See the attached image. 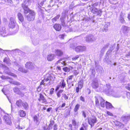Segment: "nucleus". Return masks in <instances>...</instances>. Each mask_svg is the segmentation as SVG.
I'll return each mask as SVG.
<instances>
[{
	"label": "nucleus",
	"mask_w": 130,
	"mask_h": 130,
	"mask_svg": "<svg viewBox=\"0 0 130 130\" xmlns=\"http://www.w3.org/2000/svg\"><path fill=\"white\" fill-rule=\"evenodd\" d=\"M55 78L54 76L51 75L49 74H47L44 79L41 82L40 85H50L53 83Z\"/></svg>",
	"instance_id": "1"
},
{
	"label": "nucleus",
	"mask_w": 130,
	"mask_h": 130,
	"mask_svg": "<svg viewBox=\"0 0 130 130\" xmlns=\"http://www.w3.org/2000/svg\"><path fill=\"white\" fill-rule=\"evenodd\" d=\"M35 13L33 11L30 10L29 14L26 16V18L28 21L33 20L35 18Z\"/></svg>",
	"instance_id": "2"
},
{
	"label": "nucleus",
	"mask_w": 130,
	"mask_h": 130,
	"mask_svg": "<svg viewBox=\"0 0 130 130\" xmlns=\"http://www.w3.org/2000/svg\"><path fill=\"white\" fill-rule=\"evenodd\" d=\"M3 120L5 123L7 125H11L12 124L11 117L8 115L4 116Z\"/></svg>",
	"instance_id": "3"
},
{
	"label": "nucleus",
	"mask_w": 130,
	"mask_h": 130,
	"mask_svg": "<svg viewBox=\"0 0 130 130\" xmlns=\"http://www.w3.org/2000/svg\"><path fill=\"white\" fill-rule=\"evenodd\" d=\"M30 0H25L24 3L22 4V6L24 9V13L25 14L27 13L28 12L29 13V11H30L29 8L27 7V6L26 5V2H29Z\"/></svg>",
	"instance_id": "4"
},
{
	"label": "nucleus",
	"mask_w": 130,
	"mask_h": 130,
	"mask_svg": "<svg viewBox=\"0 0 130 130\" xmlns=\"http://www.w3.org/2000/svg\"><path fill=\"white\" fill-rule=\"evenodd\" d=\"M88 120L89 123L91 125V127L93 126L94 123H96L97 121L96 118L95 117L88 118Z\"/></svg>",
	"instance_id": "5"
},
{
	"label": "nucleus",
	"mask_w": 130,
	"mask_h": 130,
	"mask_svg": "<svg viewBox=\"0 0 130 130\" xmlns=\"http://www.w3.org/2000/svg\"><path fill=\"white\" fill-rule=\"evenodd\" d=\"M16 25V22L14 19L11 17L10 19V21L9 24V26L11 28H14Z\"/></svg>",
	"instance_id": "6"
},
{
	"label": "nucleus",
	"mask_w": 130,
	"mask_h": 130,
	"mask_svg": "<svg viewBox=\"0 0 130 130\" xmlns=\"http://www.w3.org/2000/svg\"><path fill=\"white\" fill-rule=\"evenodd\" d=\"M90 10L94 14H96L97 15H101L102 12L101 10L99 9V10L95 8H94L91 7L90 8Z\"/></svg>",
	"instance_id": "7"
},
{
	"label": "nucleus",
	"mask_w": 130,
	"mask_h": 130,
	"mask_svg": "<svg viewBox=\"0 0 130 130\" xmlns=\"http://www.w3.org/2000/svg\"><path fill=\"white\" fill-rule=\"evenodd\" d=\"M95 39L93 35L91 34H89L87 35L86 38V40L88 42H92L95 40Z\"/></svg>",
	"instance_id": "8"
},
{
	"label": "nucleus",
	"mask_w": 130,
	"mask_h": 130,
	"mask_svg": "<svg viewBox=\"0 0 130 130\" xmlns=\"http://www.w3.org/2000/svg\"><path fill=\"white\" fill-rule=\"evenodd\" d=\"M86 49V47L85 46H79L75 47V50L76 52H82L85 51Z\"/></svg>",
	"instance_id": "9"
},
{
	"label": "nucleus",
	"mask_w": 130,
	"mask_h": 130,
	"mask_svg": "<svg viewBox=\"0 0 130 130\" xmlns=\"http://www.w3.org/2000/svg\"><path fill=\"white\" fill-rule=\"evenodd\" d=\"M107 88L105 89V91L106 93L109 94H111V92L112 91L111 89V87L110 86L109 84H106Z\"/></svg>",
	"instance_id": "10"
},
{
	"label": "nucleus",
	"mask_w": 130,
	"mask_h": 130,
	"mask_svg": "<svg viewBox=\"0 0 130 130\" xmlns=\"http://www.w3.org/2000/svg\"><path fill=\"white\" fill-rule=\"evenodd\" d=\"M25 67L28 69H32L34 68V67L32 63L30 62H27L25 64Z\"/></svg>",
	"instance_id": "11"
},
{
	"label": "nucleus",
	"mask_w": 130,
	"mask_h": 130,
	"mask_svg": "<svg viewBox=\"0 0 130 130\" xmlns=\"http://www.w3.org/2000/svg\"><path fill=\"white\" fill-rule=\"evenodd\" d=\"M0 35L4 37L7 35L4 27H0Z\"/></svg>",
	"instance_id": "12"
},
{
	"label": "nucleus",
	"mask_w": 130,
	"mask_h": 130,
	"mask_svg": "<svg viewBox=\"0 0 130 130\" xmlns=\"http://www.w3.org/2000/svg\"><path fill=\"white\" fill-rule=\"evenodd\" d=\"M55 53L56 55L58 56H60L63 55V52L61 50L56 49L55 51Z\"/></svg>",
	"instance_id": "13"
},
{
	"label": "nucleus",
	"mask_w": 130,
	"mask_h": 130,
	"mask_svg": "<svg viewBox=\"0 0 130 130\" xmlns=\"http://www.w3.org/2000/svg\"><path fill=\"white\" fill-rule=\"evenodd\" d=\"M121 30L123 33L124 34L128 33L129 30V27L124 25H123L122 26Z\"/></svg>",
	"instance_id": "14"
},
{
	"label": "nucleus",
	"mask_w": 130,
	"mask_h": 130,
	"mask_svg": "<svg viewBox=\"0 0 130 130\" xmlns=\"http://www.w3.org/2000/svg\"><path fill=\"white\" fill-rule=\"evenodd\" d=\"M33 118L34 121L36 125H38L41 121V120L39 119V117L35 115L33 117Z\"/></svg>",
	"instance_id": "15"
},
{
	"label": "nucleus",
	"mask_w": 130,
	"mask_h": 130,
	"mask_svg": "<svg viewBox=\"0 0 130 130\" xmlns=\"http://www.w3.org/2000/svg\"><path fill=\"white\" fill-rule=\"evenodd\" d=\"M99 86L98 82L96 80H94L93 82L92 86L93 88L95 89H96Z\"/></svg>",
	"instance_id": "16"
},
{
	"label": "nucleus",
	"mask_w": 130,
	"mask_h": 130,
	"mask_svg": "<svg viewBox=\"0 0 130 130\" xmlns=\"http://www.w3.org/2000/svg\"><path fill=\"white\" fill-rule=\"evenodd\" d=\"M54 28L57 31H59L61 29V25L59 24H55L53 26Z\"/></svg>",
	"instance_id": "17"
},
{
	"label": "nucleus",
	"mask_w": 130,
	"mask_h": 130,
	"mask_svg": "<svg viewBox=\"0 0 130 130\" xmlns=\"http://www.w3.org/2000/svg\"><path fill=\"white\" fill-rule=\"evenodd\" d=\"M55 55L54 54H49L47 57V60L48 61H51L53 60L55 58Z\"/></svg>",
	"instance_id": "18"
},
{
	"label": "nucleus",
	"mask_w": 130,
	"mask_h": 130,
	"mask_svg": "<svg viewBox=\"0 0 130 130\" xmlns=\"http://www.w3.org/2000/svg\"><path fill=\"white\" fill-rule=\"evenodd\" d=\"M105 106L106 108L107 109H112L113 108L112 104L109 102L106 101L105 102Z\"/></svg>",
	"instance_id": "19"
},
{
	"label": "nucleus",
	"mask_w": 130,
	"mask_h": 130,
	"mask_svg": "<svg viewBox=\"0 0 130 130\" xmlns=\"http://www.w3.org/2000/svg\"><path fill=\"white\" fill-rule=\"evenodd\" d=\"M109 25L110 24L109 23H106L105 24L103 27V31L105 32L107 31L108 29V28L109 27Z\"/></svg>",
	"instance_id": "20"
},
{
	"label": "nucleus",
	"mask_w": 130,
	"mask_h": 130,
	"mask_svg": "<svg viewBox=\"0 0 130 130\" xmlns=\"http://www.w3.org/2000/svg\"><path fill=\"white\" fill-rule=\"evenodd\" d=\"M18 18L20 21L22 22L24 20V18L22 15L20 13H19L18 14Z\"/></svg>",
	"instance_id": "21"
},
{
	"label": "nucleus",
	"mask_w": 130,
	"mask_h": 130,
	"mask_svg": "<svg viewBox=\"0 0 130 130\" xmlns=\"http://www.w3.org/2000/svg\"><path fill=\"white\" fill-rule=\"evenodd\" d=\"M124 15L122 13H121L120 14V17L119 20L120 22L122 24L125 23V21L124 19Z\"/></svg>",
	"instance_id": "22"
},
{
	"label": "nucleus",
	"mask_w": 130,
	"mask_h": 130,
	"mask_svg": "<svg viewBox=\"0 0 130 130\" xmlns=\"http://www.w3.org/2000/svg\"><path fill=\"white\" fill-rule=\"evenodd\" d=\"M130 118V116H125L122 117V119L123 122L126 123L129 120Z\"/></svg>",
	"instance_id": "23"
},
{
	"label": "nucleus",
	"mask_w": 130,
	"mask_h": 130,
	"mask_svg": "<svg viewBox=\"0 0 130 130\" xmlns=\"http://www.w3.org/2000/svg\"><path fill=\"white\" fill-rule=\"evenodd\" d=\"M23 102L22 100H19L16 101V104L18 107H21Z\"/></svg>",
	"instance_id": "24"
},
{
	"label": "nucleus",
	"mask_w": 130,
	"mask_h": 130,
	"mask_svg": "<svg viewBox=\"0 0 130 130\" xmlns=\"http://www.w3.org/2000/svg\"><path fill=\"white\" fill-rule=\"evenodd\" d=\"M19 115L21 117H24L26 116V113L23 110H20L19 112Z\"/></svg>",
	"instance_id": "25"
},
{
	"label": "nucleus",
	"mask_w": 130,
	"mask_h": 130,
	"mask_svg": "<svg viewBox=\"0 0 130 130\" xmlns=\"http://www.w3.org/2000/svg\"><path fill=\"white\" fill-rule=\"evenodd\" d=\"M40 98L38 99V100L39 101H40L41 100L42 102H46V99L44 98V96L41 94H40Z\"/></svg>",
	"instance_id": "26"
},
{
	"label": "nucleus",
	"mask_w": 130,
	"mask_h": 130,
	"mask_svg": "<svg viewBox=\"0 0 130 130\" xmlns=\"http://www.w3.org/2000/svg\"><path fill=\"white\" fill-rule=\"evenodd\" d=\"M100 104L101 105V106L102 107H104L105 104V100L102 98H100Z\"/></svg>",
	"instance_id": "27"
},
{
	"label": "nucleus",
	"mask_w": 130,
	"mask_h": 130,
	"mask_svg": "<svg viewBox=\"0 0 130 130\" xmlns=\"http://www.w3.org/2000/svg\"><path fill=\"white\" fill-rule=\"evenodd\" d=\"M61 63L62 64L64 65H66V61L64 60V59H60L56 63L58 64V63Z\"/></svg>",
	"instance_id": "28"
},
{
	"label": "nucleus",
	"mask_w": 130,
	"mask_h": 130,
	"mask_svg": "<svg viewBox=\"0 0 130 130\" xmlns=\"http://www.w3.org/2000/svg\"><path fill=\"white\" fill-rule=\"evenodd\" d=\"M18 70L21 72H23L25 73H26L27 72V71L23 69V68L20 66L19 67Z\"/></svg>",
	"instance_id": "29"
},
{
	"label": "nucleus",
	"mask_w": 130,
	"mask_h": 130,
	"mask_svg": "<svg viewBox=\"0 0 130 130\" xmlns=\"http://www.w3.org/2000/svg\"><path fill=\"white\" fill-rule=\"evenodd\" d=\"M73 68L72 67H64L63 68V70L65 72H69L70 70L72 69Z\"/></svg>",
	"instance_id": "30"
},
{
	"label": "nucleus",
	"mask_w": 130,
	"mask_h": 130,
	"mask_svg": "<svg viewBox=\"0 0 130 130\" xmlns=\"http://www.w3.org/2000/svg\"><path fill=\"white\" fill-rule=\"evenodd\" d=\"M22 105L25 109H28V106L27 103L26 102H23Z\"/></svg>",
	"instance_id": "31"
},
{
	"label": "nucleus",
	"mask_w": 130,
	"mask_h": 130,
	"mask_svg": "<svg viewBox=\"0 0 130 130\" xmlns=\"http://www.w3.org/2000/svg\"><path fill=\"white\" fill-rule=\"evenodd\" d=\"M60 17L59 15H58L55 17L54 18H53L52 20V22L54 23Z\"/></svg>",
	"instance_id": "32"
},
{
	"label": "nucleus",
	"mask_w": 130,
	"mask_h": 130,
	"mask_svg": "<svg viewBox=\"0 0 130 130\" xmlns=\"http://www.w3.org/2000/svg\"><path fill=\"white\" fill-rule=\"evenodd\" d=\"M54 121H51L50 122V123L48 127L47 128L48 129H51L52 128V126L54 124Z\"/></svg>",
	"instance_id": "33"
},
{
	"label": "nucleus",
	"mask_w": 130,
	"mask_h": 130,
	"mask_svg": "<svg viewBox=\"0 0 130 130\" xmlns=\"http://www.w3.org/2000/svg\"><path fill=\"white\" fill-rule=\"evenodd\" d=\"M60 85L61 87L62 88H64L66 86V83L63 80H62L60 83Z\"/></svg>",
	"instance_id": "34"
},
{
	"label": "nucleus",
	"mask_w": 130,
	"mask_h": 130,
	"mask_svg": "<svg viewBox=\"0 0 130 130\" xmlns=\"http://www.w3.org/2000/svg\"><path fill=\"white\" fill-rule=\"evenodd\" d=\"M10 83H11L12 84H13L16 85H21V84L20 83L18 82H17L14 81H12L10 82Z\"/></svg>",
	"instance_id": "35"
},
{
	"label": "nucleus",
	"mask_w": 130,
	"mask_h": 130,
	"mask_svg": "<svg viewBox=\"0 0 130 130\" xmlns=\"http://www.w3.org/2000/svg\"><path fill=\"white\" fill-rule=\"evenodd\" d=\"M80 105L78 104H77L75 106V108L74 109V110L75 112H77L79 107Z\"/></svg>",
	"instance_id": "36"
},
{
	"label": "nucleus",
	"mask_w": 130,
	"mask_h": 130,
	"mask_svg": "<svg viewBox=\"0 0 130 130\" xmlns=\"http://www.w3.org/2000/svg\"><path fill=\"white\" fill-rule=\"evenodd\" d=\"M6 74L9 75H10L11 76H13V77H17V75L15 74L12 73L10 72H6Z\"/></svg>",
	"instance_id": "37"
},
{
	"label": "nucleus",
	"mask_w": 130,
	"mask_h": 130,
	"mask_svg": "<svg viewBox=\"0 0 130 130\" xmlns=\"http://www.w3.org/2000/svg\"><path fill=\"white\" fill-rule=\"evenodd\" d=\"M109 46V44H107L105 45L103 47L101 50V52H104L105 51V50Z\"/></svg>",
	"instance_id": "38"
},
{
	"label": "nucleus",
	"mask_w": 130,
	"mask_h": 130,
	"mask_svg": "<svg viewBox=\"0 0 130 130\" xmlns=\"http://www.w3.org/2000/svg\"><path fill=\"white\" fill-rule=\"evenodd\" d=\"M13 90L14 92L17 93H18L19 91V88L17 87L14 88L13 89Z\"/></svg>",
	"instance_id": "39"
},
{
	"label": "nucleus",
	"mask_w": 130,
	"mask_h": 130,
	"mask_svg": "<svg viewBox=\"0 0 130 130\" xmlns=\"http://www.w3.org/2000/svg\"><path fill=\"white\" fill-rule=\"evenodd\" d=\"M73 76H74L73 75H72L68 77L67 80V83H68V82H70L71 81H70V80L72 79Z\"/></svg>",
	"instance_id": "40"
},
{
	"label": "nucleus",
	"mask_w": 130,
	"mask_h": 130,
	"mask_svg": "<svg viewBox=\"0 0 130 130\" xmlns=\"http://www.w3.org/2000/svg\"><path fill=\"white\" fill-rule=\"evenodd\" d=\"M63 90H60L57 92V95L58 97H60V96L61 94L63 92Z\"/></svg>",
	"instance_id": "41"
},
{
	"label": "nucleus",
	"mask_w": 130,
	"mask_h": 130,
	"mask_svg": "<svg viewBox=\"0 0 130 130\" xmlns=\"http://www.w3.org/2000/svg\"><path fill=\"white\" fill-rule=\"evenodd\" d=\"M60 20L61 22L62 25L63 26H65V23L64 22V20L63 18H61Z\"/></svg>",
	"instance_id": "42"
},
{
	"label": "nucleus",
	"mask_w": 130,
	"mask_h": 130,
	"mask_svg": "<svg viewBox=\"0 0 130 130\" xmlns=\"http://www.w3.org/2000/svg\"><path fill=\"white\" fill-rule=\"evenodd\" d=\"M6 0H0V4L2 5L6 4Z\"/></svg>",
	"instance_id": "43"
},
{
	"label": "nucleus",
	"mask_w": 130,
	"mask_h": 130,
	"mask_svg": "<svg viewBox=\"0 0 130 130\" xmlns=\"http://www.w3.org/2000/svg\"><path fill=\"white\" fill-rule=\"evenodd\" d=\"M1 77L3 79L10 78L9 77H8V76H5L3 75L1 76Z\"/></svg>",
	"instance_id": "44"
},
{
	"label": "nucleus",
	"mask_w": 130,
	"mask_h": 130,
	"mask_svg": "<svg viewBox=\"0 0 130 130\" xmlns=\"http://www.w3.org/2000/svg\"><path fill=\"white\" fill-rule=\"evenodd\" d=\"M95 104L96 106H98L99 105V102L98 99L96 98V97H95Z\"/></svg>",
	"instance_id": "45"
},
{
	"label": "nucleus",
	"mask_w": 130,
	"mask_h": 130,
	"mask_svg": "<svg viewBox=\"0 0 130 130\" xmlns=\"http://www.w3.org/2000/svg\"><path fill=\"white\" fill-rule=\"evenodd\" d=\"M62 96L63 97L64 99L66 100L68 99V96H67L65 94H62Z\"/></svg>",
	"instance_id": "46"
},
{
	"label": "nucleus",
	"mask_w": 130,
	"mask_h": 130,
	"mask_svg": "<svg viewBox=\"0 0 130 130\" xmlns=\"http://www.w3.org/2000/svg\"><path fill=\"white\" fill-rule=\"evenodd\" d=\"M98 4V2H96L94 4H91V6L93 7H95L97 6Z\"/></svg>",
	"instance_id": "47"
},
{
	"label": "nucleus",
	"mask_w": 130,
	"mask_h": 130,
	"mask_svg": "<svg viewBox=\"0 0 130 130\" xmlns=\"http://www.w3.org/2000/svg\"><path fill=\"white\" fill-rule=\"evenodd\" d=\"M3 67L5 69L4 70L5 72V73H6V72H8V71H7V70H9V68L5 66H4Z\"/></svg>",
	"instance_id": "48"
},
{
	"label": "nucleus",
	"mask_w": 130,
	"mask_h": 130,
	"mask_svg": "<svg viewBox=\"0 0 130 130\" xmlns=\"http://www.w3.org/2000/svg\"><path fill=\"white\" fill-rule=\"evenodd\" d=\"M79 57L78 55H77L75 57L73 58H72V60H75L79 58Z\"/></svg>",
	"instance_id": "49"
},
{
	"label": "nucleus",
	"mask_w": 130,
	"mask_h": 130,
	"mask_svg": "<svg viewBox=\"0 0 130 130\" xmlns=\"http://www.w3.org/2000/svg\"><path fill=\"white\" fill-rule=\"evenodd\" d=\"M82 115L83 116L84 118L86 117V113L84 111H83L82 112Z\"/></svg>",
	"instance_id": "50"
},
{
	"label": "nucleus",
	"mask_w": 130,
	"mask_h": 130,
	"mask_svg": "<svg viewBox=\"0 0 130 130\" xmlns=\"http://www.w3.org/2000/svg\"><path fill=\"white\" fill-rule=\"evenodd\" d=\"M8 3V4L9 5L10 4H12V2L11 0H6V3Z\"/></svg>",
	"instance_id": "51"
},
{
	"label": "nucleus",
	"mask_w": 130,
	"mask_h": 130,
	"mask_svg": "<svg viewBox=\"0 0 130 130\" xmlns=\"http://www.w3.org/2000/svg\"><path fill=\"white\" fill-rule=\"evenodd\" d=\"M54 130H57V126L56 124L54 125L53 126Z\"/></svg>",
	"instance_id": "52"
},
{
	"label": "nucleus",
	"mask_w": 130,
	"mask_h": 130,
	"mask_svg": "<svg viewBox=\"0 0 130 130\" xmlns=\"http://www.w3.org/2000/svg\"><path fill=\"white\" fill-rule=\"evenodd\" d=\"M126 95L127 98L130 99V93L129 92H127L126 93Z\"/></svg>",
	"instance_id": "53"
},
{
	"label": "nucleus",
	"mask_w": 130,
	"mask_h": 130,
	"mask_svg": "<svg viewBox=\"0 0 130 130\" xmlns=\"http://www.w3.org/2000/svg\"><path fill=\"white\" fill-rule=\"evenodd\" d=\"M72 122L73 125L75 126L76 125V123L75 120H72Z\"/></svg>",
	"instance_id": "54"
},
{
	"label": "nucleus",
	"mask_w": 130,
	"mask_h": 130,
	"mask_svg": "<svg viewBox=\"0 0 130 130\" xmlns=\"http://www.w3.org/2000/svg\"><path fill=\"white\" fill-rule=\"evenodd\" d=\"M66 105V103H63L61 106H59V108L63 107L65 106Z\"/></svg>",
	"instance_id": "55"
},
{
	"label": "nucleus",
	"mask_w": 130,
	"mask_h": 130,
	"mask_svg": "<svg viewBox=\"0 0 130 130\" xmlns=\"http://www.w3.org/2000/svg\"><path fill=\"white\" fill-rule=\"evenodd\" d=\"M80 100L81 101H82L83 102H84L85 101V99H84V98L82 96H80Z\"/></svg>",
	"instance_id": "56"
},
{
	"label": "nucleus",
	"mask_w": 130,
	"mask_h": 130,
	"mask_svg": "<svg viewBox=\"0 0 130 130\" xmlns=\"http://www.w3.org/2000/svg\"><path fill=\"white\" fill-rule=\"evenodd\" d=\"M14 66H17L19 67L20 66L18 65V63L17 62H14Z\"/></svg>",
	"instance_id": "57"
},
{
	"label": "nucleus",
	"mask_w": 130,
	"mask_h": 130,
	"mask_svg": "<svg viewBox=\"0 0 130 130\" xmlns=\"http://www.w3.org/2000/svg\"><path fill=\"white\" fill-rule=\"evenodd\" d=\"M125 87L127 89L130 91V84H128L127 86H126Z\"/></svg>",
	"instance_id": "58"
},
{
	"label": "nucleus",
	"mask_w": 130,
	"mask_h": 130,
	"mask_svg": "<svg viewBox=\"0 0 130 130\" xmlns=\"http://www.w3.org/2000/svg\"><path fill=\"white\" fill-rule=\"evenodd\" d=\"M45 1L46 0H43V1L42 2H41L39 5L42 6H43L44 4V2H45Z\"/></svg>",
	"instance_id": "59"
},
{
	"label": "nucleus",
	"mask_w": 130,
	"mask_h": 130,
	"mask_svg": "<svg viewBox=\"0 0 130 130\" xmlns=\"http://www.w3.org/2000/svg\"><path fill=\"white\" fill-rule=\"evenodd\" d=\"M54 90V89H51L50 92V94H53V93Z\"/></svg>",
	"instance_id": "60"
},
{
	"label": "nucleus",
	"mask_w": 130,
	"mask_h": 130,
	"mask_svg": "<svg viewBox=\"0 0 130 130\" xmlns=\"http://www.w3.org/2000/svg\"><path fill=\"white\" fill-rule=\"evenodd\" d=\"M76 92L78 93L79 91V87H77L76 88Z\"/></svg>",
	"instance_id": "61"
},
{
	"label": "nucleus",
	"mask_w": 130,
	"mask_h": 130,
	"mask_svg": "<svg viewBox=\"0 0 130 130\" xmlns=\"http://www.w3.org/2000/svg\"><path fill=\"white\" fill-rule=\"evenodd\" d=\"M3 61L4 62H6L7 64H8V62L7 60V59L6 58H5L3 60Z\"/></svg>",
	"instance_id": "62"
},
{
	"label": "nucleus",
	"mask_w": 130,
	"mask_h": 130,
	"mask_svg": "<svg viewBox=\"0 0 130 130\" xmlns=\"http://www.w3.org/2000/svg\"><path fill=\"white\" fill-rule=\"evenodd\" d=\"M107 113L110 116H113V114L111 112H110L107 111Z\"/></svg>",
	"instance_id": "63"
},
{
	"label": "nucleus",
	"mask_w": 130,
	"mask_h": 130,
	"mask_svg": "<svg viewBox=\"0 0 130 130\" xmlns=\"http://www.w3.org/2000/svg\"><path fill=\"white\" fill-rule=\"evenodd\" d=\"M126 57H127V56H130V51L128 52L127 54L126 55Z\"/></svg>",
	"instance_id": "64"
}]
</instances>
